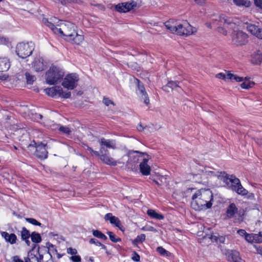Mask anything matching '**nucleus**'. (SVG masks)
Segmentation results:
<instances>
[{"mask_svg":"<svg viewBox=\"0 0 262 262\" xmlns=\"http://www.w3.org/2000/svg\"><path fill=\"white\" fill-rule=\"evenodd\" d=\"M42 21L54 33L60 34L64 37L65 39L73 43L79 45L84 39L82 35H79L76 32V26L71 22H61L59 25V20L56 17H51L50 19L43 17Z\"/></svg>","mask_w":262,"mask_h":262,"instance_id":"f257e3e1","label":"nucleus"},{"mask_svg":"<svg viewBox=\"0 0 262 262\" xmlns=\"http://www.w3.org/2000/svg\"><path fill=\"white\" fill-rule=\"evenodd\" d=\"M191 207L196 211L206 210L212 206L213 194L209 189H200L192 196Z\"/></svg>","mask_w":262,"mask_h":262,"instance_id":"f03ea898","label":"nucleus"},{"mask_svg":"<svg viewBox=\"0 0 262 262\" xmlns=\"http://www.w3.org/2000/svg\"><path fill=\"white\" fill-rule=\"evenodd\" d=\"M165 26L170 32L179 35H190L193 33L192 26L186 20L179 23L174 19L165 23Z\"/></svg>","mask_w":262,"mask_h":262,"instance_id":"7ed1b4c3","label":"nucleus"},{"mask_svg":"<svg viewBox=\"0 0 262 262\" xmlns=\"http://www.w3.org/2000/svg\"><path fill=\"white\" fill-rule=\"evenodd\" d=\"M64 75L63 71L59 68L52 66L46 72V82L49 84H54L60 82Z\"/></svg>","mask_w":262,"mask_h":262,"instance_id":"20e7f679","label":"nucleus"},{"mask_svg":"<svg viewBox=\"0 0 262 262\" xmlns=\"http://www.w3.org/2000/svg\"><path fill=\"white\" fill-rule=\"evenodd\" d=\"M34 50V45L32 42H19L16 47V53L18 56L24 59L31 55Z\"/></svg>","mask_w":262,"mask_h":262,"instance_id":"39448f33","label":"nucleus"},{"mask_svg":"<svg viewBox=\"0 0 262 262\" xmlns=\"http://www.w3.org/2000/svg\"><path fill=\"white\" fill-rule=\"evenodd\" d=\"M230 189L243 196L248 193V191L242 186L239 179L234 175H230Z\"/></svg>","mask_w":262,"mask_h":262,"instance_id":"423d86ee","label":"nucleus"},{"mask_svg":"<svg viewBox=\"0 0 262 262\" xmlns=\"http://www.w3.org/2000/svg\"><path fill=\"white\" fill-rule=\"evenodd\" d=\"M216 21H218V23H217V25H219L220 26L223 25L224 26V27H218L217 30L219 32L224 34V35H227L228 31L226 29L228 28V25H229V22L228 17H226L224 15L222 14L220 16L216 17V18L212 19L211 25H215L216 24ZM210 26L211 24H210L208 27H210Z\"/></svg>","mask_w":262,"mask_h":262,"instance_id":"0eeeda50","label":"nucleus"},{"mask_svg":"<svg viewBox=\"0 0 262 262\" xmlns=\"http://www.w3.org/2000/svg\"><path fill=\"white\" fill-rule=\"evenodd\" d=\"M45 91L48 95L52 97L58 96L64 98H69L71 96L70 92H63L62 89L58 86L46 89Z\"/></svg>","mask_w":262,"mask_h":262,"instance_id":"6e6552de","label":"nucleus"},{"mask_svg":"<svg viewBox=\"0 0 262 262\" xmlns=\"http://www.w3.org/2000/svg\"><path fill=\"white\" fill-rule=\"evenodd\" d=\"M78 80L79 77L77 74H70L65 77L62 85L68 90H73L77 86Z\"/></svg>","mask_w":262,"mask_h":262,"instance_id":"1a4fd4ad","label":"nucleus"},{"mask_svg":"<svg viewBox=\"0 0 262 262\" xmlns=\"http://www.w3.org/2000/svg\"><path fill=\"white\" fill-rule=\"evenodd\" d=\"M29 146H33L36 148L35 156L40 159H45L48 158V152L46 144L42 143L37 144L34 141L30 143Z\"/></svg>","mask_w":262,"mask_h":262,"instance_id":"9d476101","label":"nucleus"},{"mask_svg":"<svg viewBox=\"0 0 262 262\" xmlns=\"http://www.w3.org/2000/svg\"><path fill=\"white\" fill-rule=\"evenodd\" d=\"M243 212L238 210L234 203L230 204V219L234 218L233 222L235 224H239L243 221Z\"/></svg>","mask_w":262,"mask_h":262,"instance_id":"9b49d317","label":"nucleus"},{"mask_svg":"<svg viewBox=\"0 0 262 262\" xmlns=\"http://www.w3.org/2000/svg\"><path fill=\"white\" fill-rule=\"evenodd\" d=\"M135 83L137 88L136 90L137 94L142 99L144 100L145 104L146 105L148 104L149 103V99L143 84L137 79H135Z\"/></svg>","mask_w":262,"mask_h":262,"instance_id":"f8f14e48","label":"nucleus"},{"mask_svg":"<svg viewBox=\"0 0 262 262\" xmlns=\"http://www.w3.org/2000/svg\"><path fill=\"white\" fill-rule=\"evenodd\" d=\"M247 35L242 31L232 33V41L237 45L245 44L247 41Z\"/></svg>","mask_w":262,"mask_h":262,"instance_id":"ddd939ff","label":"nucleus"},{"mask_svg":"<svg viewBox=\"0 0 262 262\" xmlns=\"http://www.w3.org/2000/svg\"><path fill=\"white\" fill-rule=\"evenodd\" d=\"M98 142L100 146V151L101 153L104 152V150H107V149H105V147L107 148L113 149L116 148V142L113 140L106 139L104 138H102L98 140Z\"/></svg>","mask_w":262,"mask_h":262,"instance_id":"4468645a","label":"nucleus"},{"mask_svg":"<svg viewBox=\"0 0 262 262\" xmlns=\"http://www.w3.org/2000/svg\"><path fill=\"white\" fill-rule=\"evenodd\" d=\"M216 179V185L218 186L225 187L228 185L229 177L224 171H217L214 178Z\"/></svg>","mask_w":262,"mask_h":262,"instance_id":"2eb2a0df","label":"nucleus"},{"mask_svg":"<svg viewBox=\"0 0 262 262\" xmlns=\"http://www.w3.org/2000/svg\"><path fill=\"white\" fill-rule=\"evenodd\" d=\"M98 157L103 163L107 165L116 166L117 164V162L110 157L108 150H104L102 153L100 152Z\"/></svg>","mask_w":262,"mask_h":262,"instance_id":"dca6fc26","label":"nucleus"},{"mask_svg":"<svg viewBox=\"0 0 262 262\" xmlns=\"http://www.w3.org/2000/svg\"><path fill=\"white\" fill-rule=\"evenodd\" d=\"M136 3L132 1L131 3H123L116 6V9L119 12H126L136 6Z\"/></svg>","mask_w":262,"mask_h":262,"instance_id":"f3484780","label":"nucleus"},{"mask_svg":"<svg viewBox=\"0 0 262 262\" xmlns=\"http://www.w3.org/2000/svg\"><path fill=\"white\" fill-rule=\"evenodd\" d=\"M32 68L36 72L43 71L46 68V65L43 62L42 58L40 56L35 57L32 63Z\"/></svg>","mask_w":262,"mask_h":262,"instance_id":"a211bd4d","label":"nucleus"},{"mask_svg":"<svg viewBox=\"0 0 262 262\" xmlns=\"http://www.w3.org/2000/svg\"><path fill=\"white\" fill-rule=\"evenodd\" d=\"M104 219L106 221H110L112 224L115 225V226L122 230L123 227L121 225L120 221L118 217L113 216L112 213H108L106 214L104 216Z\"/></svg>","mask_w":262,"mask_h":262,"instance_id":"6ab92c4d","label":"nucleus"},{"mask_svg":"<svg viewBox=\"0 0 262 262\" xmlns=\"http://www.w3.org/2000/svg\"><path fill=\"white\" fill-rule=\"evenodd\" d=\"M148 161V159L143 158L140 164V171L144 176H148L150 173L151 168L150 166L147 164Z\"/></svg>","mask_w":262,"mask_h":262,"instance_id":"aec40b11","label":"nucleus"},{"mask_svg":"<svg viewBox=\"0 0 262 262\" xmlns=\"http://www.w3.org/2000/svg\"><path fill=\"white\" fill-rule=\"evenodd\" d=\"M2 236L5 239L6 242L10 243L11 244H14L16 243L17 240V236L14 233H10L2 231L1 232Z\"/></svg>","mask_w":262,"mask_h":262,"instance_id":"412c9836","label":"nucleus"},{"mask_svg":"<svg viewBox=\"0 0 262 262\" xmlns=\"http://www.w3.org/2000/svg\"><path fill=\"white\" fill-rule=\"evenodd\" d=\"M135 153H136V154H142V155L145 154L144 152H140V151H134L132 152H129V160L127 161V163L128 164L130 163H132V162H133V163H137L139 161L142 160L141 156H137V155H134V154H135Z\"/></svg>","mask_w":262,"mask_h":262,"instance_id":"4be33fe9","label":"nucleus"},{"mask_svg":"<svg viewBox=\"0 0 262 262\" xmlns=\"http://www.w3.org/2000/svg\"><path fill=\"white\" fill-rule=\"evenodd\" d=\"M251 61L255 64H259L262 62V49L258 50L252 55Z\"/></svg>","mask_w":262,"mask_h":262,"instance_id":"5701e85b","label":"nucleus"},{"mask_svg":"<svg viewBox=\"0 0 262 262\" xmlns=\"http://www.w3.org/2000/svg\"><path fill=\"white\" fill-rule=\"evenodd\" d=\"M10 67V61L7 58H0V71H7Z\"/></svg>","mask_w":262,"mask_h":262,"instance_id":"b1692460","label":"nucleus"},{"mask_svg":"<svg viewBox=\"0 0 262 262\" xmlns=\"http://www.w3.org/2000/svg\"><path fill=\"white\" fill-rule=\"evenodd\" d=\"M205 239L209 238L211 239L212 242H217L218 240L220 243L224 244L225 241V237L221 236L218 237L217 235H213L212 234H208L204 236Z\"/></svg>","mask_w":262,"mask_h":262,"instance_id":"393cba45","label":"nucleus"},{"mask_svg":"<svg viewBox=\"0 0 262 262\" xmlns=\"http://www.w3.org/2000/svg\"><path fill=\"white\" fill-rule=\"evenodd\" d=\"M147 214L151 218L159 220H162L164 218V216L163 214L157 213L155 210L153 209H148L147 211Z\"/></svg>","mask_w":262,"mask_h":262,"instance_id":"a878e982","label":"nucleus"},{"mask_svg":"<svg viewBox=\"0 0 262 262\" xmlns=\"http://www.w3.org/2000/svg\"><path fill=\"white\" fill-rule=\"evenodd\" d=\"M230 256L233 262H244V260L241 258L239 253L237 251H231Z\"/></svg>","mask_w":262,"mask_h":262,"instance_id":"bb28decb","label":"nucleus"},{"mask_svg":"<svg viewBox=\"0 0 262 262\" xmlns=\"http://www.w3.org/2000/svg\"><path fill=\"white\" fill-rule=\"evenodd\" d=\"M233 2L237 6L249 7L251 5L249 0H233Z\"/></svg>","mask_w":262,"mask_h":262,"instance_id":"cd10ccee","label":"nucleus"},{"mask_svg":"<svg viewBox=\"0 0 262 262\" xmlns=\"http://www.w3.org/2000/svg\"><path fill=\"white\" fill-rule=\"evenodd\" d=\"M246 28L248 32L255 36L256 34L257 31L259 30V28L253 24H247Z\"/></svg>","mask_w":262,"mask_h":262,"instance_id":"c85d7f7f","label":"nucleus"},{"mask_svg":"<svg viewBox=\"0 0 262 262\" xmlns=\"http://www.w3.org/2000/svg\"><path fill=\"white\" fill-rule=\"evenodd\" d=\"M25 262H41L39 258L32 253H29L28 257L25 259Z\"/></svg>","mask_w":262,"mask_h":262,"instance_id":"c756f323","label":"nucleus"},{"mask_svg":"<svg viewBox=\"0 0 262 262\" xmlns=\"http://www.w3.org/2000/svg\"><path fill=\"white\" fill-rule=\"evenodd\" d=\"M31 238L32 241L35 243H39L41 242V237L40 235L35 232H33L31 234Z\"/></svg>","mask_w":262,"mask_h":262,"instance_id":"7c9ffc66","label":"nucleus"},{"mask_svg":"<svg viewBox=\"0 0 262 262\" xmlns=\"http://www.w3.org/2000/svg\"><path fill=\"white\" fill-rule=\"evenodd\" d=\"M146 236L144 234H141L138 235L136 238L133 241V244L137 246L139 243H142L145 240Z\"/></svg>","mask_w":262,"mask_h":262,"instance_id":"2f4dec72","label":"nucleus"},{"mask_svg":"<svg viewBox=\"0 0 262 262\" xmlns=\"http://www.w3.org/2000/svg\"><path fill=\"white\" fill-rule=\"evenodd\" d=\"M157 251L162 256H169L170 253L163 248L162 247H158L157 248Z\"/></svg>","mask_w":262,"mask_h":262,"instance_id":"473e14b6","label":"nucleus"},{"mask_svg":"<svg viewBox=\"0 0 262 262\" xmlns=\"http://www.w3.org/2000/svg\"><path fill=\"white\" fill-rule=\"evenodd\" d=\"M31 234L29 230H28L25 227H23L22 228V230L21 231V237L22 239H25L27 238H29Z\"/></svg>","mask_w":262,"mask_h":262,"instance_id":"72a5a7b5","label":"nucleus"},{"mask_svg":"<svg viewBox=\"0 0 262 262\" xmlns=\"http://www.w3.org/2000/svg\"><path fill=\"white\" fill-rule=\"evenodd\" d=\"M93 234L94 236L103 240H106L107 238V237L104 234H103L99 230H93Z\"/></svg>","mask_w":262,"mask_h":262,"instance_id":"f704fd0d","label":"nucleus"},{"mask_svg":"<svg viewBox=\"0 0 262 262\" xmlns=\"http://www.w3.org/2000/svg\"><path fill=\"white\" fill-rule=\"evenodd\" d=\"M255 234L247 233V234H246V236L245 237V239L249 243H256V238H255Z\"/></svg>","mask_w":262,"mask_h":262,"instance_id":"c9c22d12","label":"nucleus"},{"mask_svg":"<svg viewBox=\"0 0 262 262\" xmlns=\"http://www.w3.org/2000/svg\"><path fill=\"white\" fill-rule=\"evenodd\" d=\"M25 76L27 83L29 84H32L36 79L34 76L30 75V73L28 72L25 73Z\"/></svg>","mask_w":262,"mask_h":262,"instance_id":"e433bc0d","label":"nucleus"},{"mask_svg":"<svg viewBox=\"0 0 262 262\" xmlns=\"http://www.w3.org/2000/svg\"><path fill=\"white\" fill-rule=\"evenodd\" d=\"M107 234L108 235L111 241L113 242L117 243L121 241V239L119 237H117L112 232L108 231L107 232Z\"/></svg>","mask_w":262,"mask_h":262,"instance_id":"4c0bfd02","label":"nucleus"},{"mask_svg":"<svg viewBox=\"0 0 262 262\" xmlns=\"http://www.w3.org/2000/svg\"><path fill=\"white\" fill-rule=\"evenodd\" d=\"M26 220L28 223L35 226H38L41 227L42 225V224L38 222L37 220L33 218H26Z\"/></svg>","mask_w":262,"mask_h":262,"instance_id":"58836bf2","label":"nucleus"},{"mask_svg":"<svg viewBox=\"0 0 262 262\" xmlns=\"http://www.w3.org/2000/svg\"><path fill=\"white\" fill-rule=\"evenodd\" d=\"M168 85L171 88L172 90L176 88H180L179 83L180 82L178 81H170L168 83Z\"/></svg>","mask_w":262,"mask_h":262,"instance_id":"ea45409f","label":"nucleus"},{"mask_svg":"<svg viewBox=\"0 0 262 262\" xmlns=\"http://www.w3.org/2000/svg\"><path fill=\"white\" fill-rule=\"evenodd\" d=\"M216 77L222 79H229V71L227 72L226 75L223 73H219L216 75Z\"/></svg>","mask_w":262,"mask_h":262,"instance_id":"a19ab883","label":"nucleus"},{"mask_svg":"<svg viewBox=\"0 0 262 262\" xmlns=\"http://www.w3.org/2000/svg\"><path fill=\"white\" fill-rule=\"evenodd\" d=\"M253 83L250 82L249 80H245L241 84V86L243 89H248L251 88Z\"/></svg>","mask_w":262,"mask_h":262,"instance_id":"79ce46f5","label":"nucleus"},{"mask_svg":"<svg viewBox=\"0 0 262 262\" xmlns=\"http://www.w3.org/2000/svg\"><path fill=\"white\" fill-rule=\"evenodd\" d=\"M59 130L63 134L69 135L71 133L70 129L67 126H61L59 128Z\"/></svg>","mask_w":262,"mask_h":262,"instance_id":"37998d69","label":"nucleus"},{"mask_svg":"<svg viewBox=\"0 0 262 262\" xmlns=\"http://www.w3.org/2000/svg\"><path fill=\"white\" fill-rule=\"evenodd\" d=\"M235 80L237 82L242 81L243 80V77L237 76L230 73V81Z\"/></svg>","mask_w":262,"mask_h":262,"instance_id":"c03bdc74","label":"nucleus"},{"mask_svg":"<svg viewBox=\"0 0 262 262\" xmlns=\"http://www.w3.org/2000/svg\"><path fill=\"white\" fill-rule=\"evenodd\" d=\"M143 231H152L154 232H157V230L152 226L146 225L141 228Z\"/></svg>","mask_w":262,"mask_h":262,"instance_id":"a18cd8bd","label":"nucleus"},{"mask_svg":"<svg viewBox=\"0 0 262 262\" xmlns=\"http://www.w3.org/2000/svg\"><path fill=\"white\" fill-rule=\"evenodd\" d=\"M255 238H256V243H262V231L259 232L258 234H255Z\"/></svg>","mask_w":262,"mask_h":262,"instance_id":"49530a36","label":"nucleus"},{"mask_svg":"<svg viewBox=\"0 0 262 262\" xmlns=\"http://www.w3.org/2000/svg\"><path fill=\"white\" fill-rule=\"evenodd\" d=\"M216 173L217 171L206 170L205 171V174L206 176L214 178H215Z\"/></svg>","mask_w":262,"mask_h":262,"instance_id":"de8ad7c7","label":"nucleus"},{"mask_svg":"<svg viewBox=\"0 0 262 262\" xmlns=\"http://www.w3.org/2000/svg\"><path fill=\"white\" fill-rule=\"evenodd\" d=\"M32 115L33 116L32 119L36 121H39L42 118V116L39 114L35 113V114H33Z\"/></svg>","mask_w":262,"mask_h":262,"instance_id":"09e8293b","label":"nucleus"},{"mask_svg":"<svg viewBox=\"0 0 262 262\" xmlns=\"http://www.w3.org/2000/svg\"><path fill=\"white\" fill-rule=\"evenodd\" d=\"M62 5H66L67 3H79L80 0H58Z\"/></svg>","mask_w":262,"mask_h":262,"instance_id":"8fccbe9b","label":"nucleus"},{"mask_svg":"<svg viewBox=\"0 0 262 262\" xmlns=\"http://www.w3.org/2000/svg\"><path fill=\"white\" fill-rule=\"evenodd\" d=\"M86 149L90 151L92 155H94L97 157H98V156H99L100 151H97L94 150L91 147H89L88 146H86Z\"/></svg>","mask_w":262,"mask_h":262,"instance_id":"3c124183","label":"nucleus"},{"mask_svg":"<svg viewBox=\"0 0 262 262\" xmlns=\"http://www.w3.org/2000/svg\"><path fill=\"white\" fill-rule=\"evenodd\" d=\"M67 253L72 255V256L75 255L77 253V250L76 249H73L72 248H69L67 249Z\"/></svg>","mask_w":262,"mask_h":262,"instance_id":"603ef678","label":"nucleus"},{"mask_svg":"<svg viewBox=\"0 0 262 262\" xmlns=\"http://www.w3.org/2000/svg\"><path fill=\"white\" fill-rule=\"evenodd\" d=\"M70 259L73 261V262H80L81 261V257L79 255H74L70 257Z\"/></svg>","mask_w":262,"mask_h":262,"instance_id":"864d4df0","label":"nucleus"},{"mask_svg":"<svg viewBox=\"0 0 262 262\" xmlns=\"http://www.w3.org/2000/svg\"><path fill=\"white\" fill-rule=\"evenodd\" d=\"M90 243L92 244H95L97 246H99L101 245V243L99 242L97 239L95 238H91L90 240Z\"/></svg>","mask_w":262,"mask_h":262,"instance_id":"5fc2aeb1","label":"nucleus"},{"mask_svg":"<svg viewBox=\"0 0 262 262\" xmlns=\"http://www.w3.org/2000/svg\"><path fill=\"white\" fill-rule=\"evenodd\" d=\"M103 102L106 105L108 106L110 104H112L113 105H114V102L110 100L108 98H104L103 100Z\"/></svg>","mask_w":262,"mask_h":262,"instance_id":"6e6d98bb","label":"nucleus"},{"mask_svg":"<svg viewBox=\"0 0 262 262\" xmlns=\"http://www.w3.org/2000/svg\"><path fill=\"white\" fill-rule=\"evenodd\" d=\"M4 71H0V79L5 80L8 78V75L6 73H3Z\"/></svg>","mask_w":262,"mask_h":262,"instance_id":"4d7b16f0","label":"nucleus"},{"mask_svg":"<svg viewBox=\"0 0 262 262\" xmlns=\"http://www.w3.org/2000/svg\"><path fill=\"white\" fill-rule=\"evenodd\" d=\"M254 3L257 7L262 9V0H254Z\"/></svg>","mask_w":262,"mask_h":262,"instance_id":"13d9d810","label":"nucleus"},{"mask_svg":"<svg viewBox=\"0 0 262 262\" xmlns=\"http://www.w3.org/2000/svg\"><path fill=\"white\" fill-rule=\"evenodd\" d=\"M132 259L135 261H139L140 260V256L136 252L133 253Z\"/></svg>","mask_w":262,"mask_h":262,"instance_id":"bf43d9fd","label":"nucleus"},{"mask_svg":"<svg viewBox=\"0 0 262 262\" xmlns=\"http://www.w3.org/2000/svg\"><path fill=\"white\" fill-rule=\"evenodd\" d=\"M237 233L239 235H241V236H246V234H247V232H246V231L244 229H239V230H238L237 231Z\"/></svg>","mask_w":262,"mask_h":262,"instance_id":"052dcab7","label":"nucleus"},{"mask_svg":"<svg viewBox=\"0 0 262 262\" xmlns=\"http://www.w3.org/2000/svg\"><path fill=\"white\" fill-rule=\"evenodd\" d=\"M162 89L164 91L166 92H170V91H172L171 88L168 85V83L166 85L163 86Z\"/></svg>","mask_w":262,"mask_h":262,"instance_id":"680f3d73","label":"nucleus"},{"mask_svg":"<svg viewBox=\"0 0 262 262\" xmlns=\"http://www.w3.org/2000/svg\"><path fill=\"white\" fill-rule=\"evenodd\" d=\"M255 36H256L257 38L262 39V29L259 28V30L257 31Z\"/></svg>","mask_w":262,"mask_h":262,"instance_id":"e2e57ef3","label":"nucleus"},{"mask_svg":"<svg viewBox=\"0 0 262 262\" xmlns=\"http://www.w3.org/2000/svg\"><path fill=\"white\" fill-rule=\"evenodd\" d=\"M13 260L14 262H24L23 260L20 259L18 256H15L13 257Z\"/></svg>","mask_w":262,"mask_h":262,"instance_id":"0e129e2a","label":"nucleus"},{"mask_svg":"<svg viewBox=\"0 0 262 262\" xmlns=\"http://www.w3.org/2000/svg\"><path fill=\"white\" fill-rule=\"evenodd\" d=\"M137 129L139 131H143L144 129H145V127H143L142 124H139L138 127Z\"/></svg>","mask_w":262,"mask_h":262,"instance_id":"69168bd1","label":"nucleus"},{"mask_svg":"<svg viewBox=\"0 0 262 262\" xmlns=\"http://www.w3.org/2000/svg\"><path fill=\"white\" fill-rule=\"evenodd\" d=\"M195 2L200 5H202L204 3V1L203 0H194Z\"/></svg>","mask_w":262,"mask_h":262,"instance_id":"338daca9","label":"nucleus"},{"mask_svg":"<svg viewBox=\"0 0 262 262\" xmlns=\"http://www.w3.org/2000/svg\"><path fill=\"white\" fill-rule=\"evenodd\" d=\"M24 241H25L26 243L27 244V245L28 246H30V244H31V242L29 240V238H27V239H23Z\"/></svg>","mask_w":262,"mask_h":262,"instance_id":"774afa93","label":"nucleus"}]
</instances>
